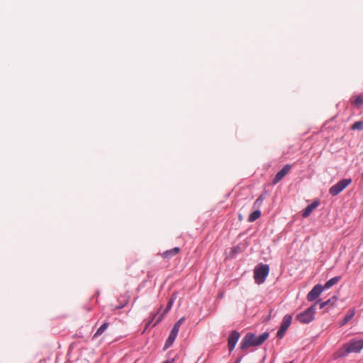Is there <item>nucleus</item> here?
<instances>
[{
    "mask_svg": "<svg viewBox=\"0 0 363 363\" xmlns=\"http://www.w3.org/2000/svg\"><path fill=\"white\" fill-rule=\"evenodd\" d=\"M320 204L319 201H314L311 204L308 205L303 211L302 216L303 218H307L310 216L311 212L316 208Z\"/></svg>",
    "mask_w": 363,
    "mask_h": 363,
    "instance_id": "nucleus-10",
    "label": "nucleus"
},
{
    "mask_svg": "<svg viewBox=\"0 0 363 363\" xmlns=\"http://www.w3.org/2000/svg\"><path fill=\"white\" fill-rule=\"evenodd\" d=\"M290 169L291 165L286 164L279 172L277 173L273 179V184H276L280 182L287 174Z\"/></svg>",
    "mask_w": 363,
    "mask_h": 363,
    "instance_id": "nucleus-8",
    "label": "nucleus"
},
{
    "mask_svg": "<svg viewBox=\"0 0 363 363\" xmlns=\"http://www.w3.org/2000/svg\"><path fill=\"white\" fill-rule=\"evenodd\" d=\"M291 320H292V317L291 315H284L280 327L287 330L288 328L289 327V325H291Z\"/></svg>",
    "mask_w": 363,
    "mask_h": 363,
    "instance_id": "nucleus-15",
    "label": "nucleus"
},
{
    "mask_svg": "<svg viewBox=\"0 0 363 363\" xmlns=\"http://www.w3.org/2000/svg\"><path fill=\"white\" fill-rule=\"evenodd\" d=\"M176 337H177V336H175V335H174L170 333L169 337H168V338H167V341H166L164 347L167 348V347H170L173 344V342L175 340Z\"/></svg>",
    "mask_w": 363,
    "mask_h": 363,
    "instance_id": "nucleus-20",
    "label": "nucleus"
},
{
    "mask_svg": "<svg viewBox=\"0 0 363 363\" xmlns=\"http://www.w3.org/2000/svg\"><path fill=\"white\" fill-rule=\"evenodd\" d=\"M150 325H151V324H150V323H148V322H147V323H146V325H145V329H147V328L150 327Z\"/></svg>",
    "mask_w": 363,
    "mask_h": 363,
    "instance_id": "nucleus-27",
    "label": "nucleus"
},
{
    "mask_svg": "<svg viewBox=\"0 0 363 363\" xmlns=\"http://www.w3.org/2000/svg\"><path fill=\"white\" fill-rule=\"evenodd\" d=\"M286 330L282 328H279V330L277 331V335L279 338H282L284 335Z\"/></svg>",
    "mask_w": 363,
    "mask_h": 363,
    "instance_id": "nucleus-23",
    "label": "nucleus"
},
{
    "mask_svg": "<svg viewBox=\"0 0 363 363\" xmlns=\"http://www.w3.org/2000/svg\"><path fill=\"white\" fill-rule=\"evenodd\" d=\"M184 320H185L184 317H182L174 325H176L180 328V325L184 321Z\"/></svg>",
    "mask_w": 363,
    "mask_h": 363,
    "instance_id": "nucleus-25",
    "label": "nucleus"
},
{
    "mask_svg": "<svg viewBox=\"0 0 363 363\" xmlns=\"http://www.w3.org/2000/svg\"><path fill=\"white\" fill-rule=\"evenodd\" d=\"M130 295L128 292L121 294L118 298L120 304L114 308V310H118L125 307L129 302Z\"/></svg>",
    "mask_w": 363,
    "mask_h": 363,
    "instance_id": "nucleus-9",
    "label": "nucleus"
},
{
    "mask_svg": "<svg viewBox=\"0 0 363 363\" xmlns=\"http://www.w3.org/2000/svg\"><path fill=\"white\" fill-rule=\"evenodd\" d=\"M108 323H104L101 327L96 330V333L94 335L93 338H95L99 335H101L108 327Z\"/></svg>",
    "mask_w": 363,
    "mask_h": 363,
    "instance_id": "nucleus-17",
    "label": "nucleus"
},
{
    "mask_svg": "<svg viewBox=\"0 0 363 363\" xmlns=\"http://www.w3.org/2000/svg\"><path fill=\"white\" fill-rule=\"evenodd\" d=\"M340 279V277H335L330 280H328L323 287L324 289H328L332 287L333 285L336 284Z\"/></svg>",
    "mask_w": 363,
    "mask_h": 363,
    "instance_id": "nucleus-16",
    "label": "nucleus"
},
{
    "mask_svg": "<svg viewBox=\"0 0 363 363\" xmlns=\"http://www.w3.org/2000/svg\"><path fill=\"white\" fill-rule=\"evenodd\" d=\"M264 199H265V196L263 194L260 195L259 196V198L255 201L254 206L257 207V208H259L262 206Z\"/></svg>",
    "mask_w": 363,
    "mask_h": 363,
    "instance_id": "nucleus-22",
    "label": "nucleus"
},
{
    "mask_svg": "<svg viewBox=\"0 0 363 363\" xmlns=\"http://www.w3.org/2000/svg\"><path fill=\"white\" fill-rule=\"evenodd\" d=\"M179 330V327H178L176 325H174L173 328L172 329L170 333L174 335H175V336H177Z\"/></svg>",
    "mask_w": 363,
    "mask_h": 363,
    "instance_id": "nucleus-24",
    "label": "nucleus"
},
{
    "mask_svg": "<svg viewBox=\"0 0 363 363\" xmlns=\"http://www.w3.org/2000/svg\"><path fill=\"white\" fill-rule=\"evenodd\" d=\"M354 314H355V309L354 308L350 309L347 311L345 316L344 317V318L342 319V320L341 321L340 325H346L350 320H352L353 318Z\"/></svg>",
    "mask_w": 363,
    "mask_h": 363,
    "instance_id": "nucleus-12",
    "label": "nucleus"
},
{
    "mask_svg": "<svg viewBox=\"0 0 363 363\" xmlns=\"http://www.w3.org/2000/svg\"><path fill=\"white\" fill-rule=\"evenodd\" d=\"M324 290V287H323L320 284L315 285L311 291L307 295V299L309 301H313L315 300L322 291Z\"/></svg>",
    "mask_w": 363,
    "mask_h": 363,
    "instance_id": "nucleus-6",
    "label": "nucleus"
},
{
    "mask_svg": "<svg viewBox=\"0 0 363 363\" xmlns=\"http://www.w3.org/2000/svg\"><path fill=\"white\" fill-rule=\"evenodd\" d=\"M269 337L268 333H264L259 336H256L253 333H248L243 337L240 348L246 350L249 347L258 346L262 345Z\"/></svg>",
    "mask_w": 363,
    "mask_h": 363,
    "instance_id": "nucleus-1",
    "label": "nucleus"
},
{
    "mask_svg": "<svg viewBox=\"0 0 363 363\" xmlns=\"http://www.w3.org/2000/svg\"><path fill=\"white\" fill-rule=\"evenodd\" d=\"M180 252V248L175 247L171 250H167L162 254V257L164 259H169L172 257L177 255Z\"/></svg>",
    "mask_w": 363,
    "mask_h": 363,
    "instance_id": "nucleus-11",
    "label": "nucleus"
},
{
    "mask_svg": "<svg viewBox=\"0 0 363 363\" xmlns=\"http://www.w3.org/2000/svg\"><path fill=\"white\" fill-rule=\"evenodd\" d=\"M352 182L351 179H343L338 182L336 184L331 186L329 189V193L335 196L342 192L346 187H347Z\"/></svg>",
    "mask_w": 363,
    "mask_h": 363,
    "instance_id": "nucleus-5",
    "label": "nucleus"
},
{
    "mask_svg": "<svg viewBox=\"0 0 363 363\" xmlns=\"http://www.w3.org/2000/svg\"><path fill=\"white\" fill-rule=\"evenodd\" d=\"M240 361H241V358L238 359L235 362V363H240Z\"/></svg>",
    "mask_w": 363,
    "mask_h": 363,
    "instance_id": "nucleus-29",
    "label": "nucleus"
},
{
    "mask_svg": "<svg viewBox=\"0 0 363 363\" xmlns=\"http://www.w3.org/2000/svg\"><path fill=\"white\" fill-rule=\"evenodd\" d=\"M172 361H170V360H166L164 362H163L162 363H172Z\"/></svg>",
    "mask_w": 363,
    "mask_h": 363,
    "instance_id": "nucleus-28",
    "label": "nucleus"
},
{
    "mask_svg": "<svg viewBox=\"0 0 363 363\" xmlns=\"http://www.w3.org/2000/svg\"><path fill=\"white\" fill-rule=\"evenodd\" d=\"M363 349V340H352L345 343L338 351L339 356L345 357L349 353L359 352Z\"/></svg>",
    "mask_w": 363,
    "mask_h": 363,
    "instance_id": "nucleus-2",
    "label": "nucleus"
},
{
    "mask_svg": "<svg viewBox=\"0 0 363 363\" xmlns=\"http://www.w3.org/2000/svg\"><path fill=\"white\" fill-rule=\"evenodd\" d=\"M315 305L311 306L306 311L296 315V320L303 324H307L314 319Z\"/></svg>",
    "mask_w": 363,
    "mask_h": 363,
    "instance_id": "nucleus-4",
    "label": "nucleus"
},
{
    "mask_svg": "<svg viewBox=\"0 0 363 363\" xmlns=\"http://www.w3.org/2000/svg\"><path fill=\"white\" fill-rule=\"evenodd\" d=\"M173 303H174V299L173 298H171L168 303H167V306L166 307V308L164 309V311H163L162 314H161L159 318H157V320H156V322L153 324L152 326H155L157 323H159L162 319H163V317L164 315L171 309L172 305H173Z\"/></svg>",
    "mask_w": 363,
    "mask_h": 363,
    "instance_id": "nucleus-13",
    "label": "nucleus"
},
{
    "mask_svg": "<svg viewBox=\"0 0 363 363\" xmlns=\"http://www.w3.org/2000/svg\"><path fill=\"white\" fill-rule=\"evenodd\" d=\"M150 315H151V317H150V320L147 322L151 324L152 323V321L154 320V319L155 318V317L157 315V313L151 314Z\"/></svg>",
    "mask_w": 363,
    "mask_h": 363,
    "instance_id": "nucleus-26",
    "label": "nucleus"
},
{
    "mask_svg": "<svg viewBox=\"0 0 363 363\" xmlns=\"http://www.w3.org/2000/svg\"><path fill=\"white\" fill-rule=\"evenodd\" d=\"M337 297L336 296H333L327 300L326 301L320 302L319 301L318 302H320V308L322 309L327 306H333V304H335V303L337 301Z\"/></svg>",
    "mask_w": 363,
    "mask_h": 363,
    "instance_id": "nucleus-14",
    "label": "nucleus"
},
{
    "mask_svg": "<svg viewBox=\"0 0 363 363\" xmlns=\"http://www.w3.org/2000/svg\"><path fill=\"white\" fill-rule=\"evenodd\" d=\"M239 338L240 333L238 332H237L236 330H233L230 333L228 339V349L230 352L234 350Z\"/></svg>",
    "mask_w": 363,
    "mask_h": 363,
    "instance_id": "nucleus-7",
    "label": "nucleus"
},
{
    "mask_svg": "<svg viewBox=\"0 0 363 363\" xmlns=\"http://www.w3.org/2000/svg\"><path fill=\"white\" fill-rule=\"evenodd\" d=\"M351 102L356 106L359 107L360 106L363 105V99L361 96H357L354 97V99H351Z\"/></svg>",
    "mask_w": 363,
    "mask_h": 363,
    "instance_id": "nucleus-19",
    "label": "nucleus"
},
{
    "mask_svg": "<svg viewBox=\"0 0 363 363\" xmlns=\"http://www.w3.org/2000/svg\"><path fill=\"white\" fill-rule=\"evenodd\" d=\"M269 272V267L267 264H260L254 270V279L257 284L264 283Z\"/></svg>",
    "mask_w": 363,
    "mask_h": 363,
    "instance_id": "nucleus-3",
    "label": "nucleus"
},
{
    "mask_svg": "<svg viewBox=\"0 0 363 363\" xmlns=\"http://www.w3.org/2000/svg\"><path fill=\"white\" fill-rule=\"evenodd\" d=\"M352 130H362L363 129V121H357L351 125Z\"/></svg>",
    "mask_w": 363,
    "mask_h": 363,
    "instance_id": "nucleus-21",
    "label": "nucleus"
},
{
    "mask_svg": "<svg viewBox=\"0 0 363 363\" xmlns=\"http://www.w3.org/2000/svg\"><path fill=\"white\" fill-rule=\"evenodd\" d=\"M261 216V212L259 210L253 211L248 217L249 222H254Z\"/></svg>",
    "mask_w": 363,
    "mask_h": 363,
    "instance_id": "nucleus-18",
    "label": "nucleus"
}]
</instances>
